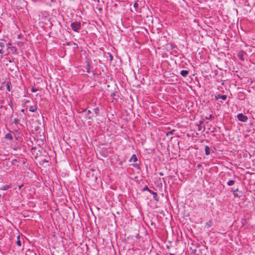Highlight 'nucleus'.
<instances>
[{"label": "nucleus", "instance_id": "obj_1", "mask_svg": "<svg viewBox=\"0 0 255 255\" xmlns=\"http://www.w3.org/2000/svg\"><path fill=\"white\" fill-rule=\"evenodd\" d=\"M70 26L74 31L79 32L81 29V23L78 21L73 22L71 23Z\"/></svg>", "mask_w": 255, "mask_h": 255}, {"label": "nucleus", "instance_id": "obj_2", "mask_svg": "<svg viewBox=\"0 0 255 255\" xmlns=\"http://www.w3.org/2000/svg\"><path fill=\"white\" fill-rule=\"evenodd\" d=\"M237 118L239 121L242 122H246L248 118L247 116L244 115L242 113H239L237 115Z\"/></svg>", "mask_w": 255, "mask_h": 255}, {"label": "nucleus", "instance_id": "obj_3", "mask_svg": "<svg viewBox=\"0 0 255 255\" xmlns=\"http://www.w3.org/2000/svg\"><path fill=\"white\" fill-rule=\"evenodd\" d=\"M111 97H112V98H113V100L111 101V103H114L115 101V102H117V101H118L117 98H115V97H119V96L118 95V93L117 92L115 91V92L111 93Z\"/></svg>", "mask_w": 255, "mask_h": 255}, {"label": "nucleus", "instance_id": "obj_4", "mask_svg": "<svg viewBox=\"0 0 255 255\" xmlns=\"http://www.w3.org/2000/svg\"><path fill=\"white\" fill-rule=\"evenodd\" d=\"M189 70H183L181 71V72H180V74L183 77H186L187 76V75L189 74Z\"/></svg>", "mask_w": 255, "mask_h": 255}, {"label": "nucleus", "instance_id": "obj_5", "mask_svg": "<svg viewBox=\"0 0 255 255\" xmlns=\"http://www.w3.org/2000/svg\"><path fill=\"white\" fill-rule=\"evenodd\" d=\"M216 98L217 99H222L223 100H226L227 99V97L226 95H221V94H219L217 95V96L216 97Z\"/></svg>", "mask_w": 255, "mask_h": 255}, {"label": "nucleus", "instance_id": "obj_6", "mask_svg": "<svg viewBox=\"0 0 255 255\" xmlns=\"http://www.w3.org/2000/svg\"><path fill=\"white\" fill-rule=\"evenodd\" d=\"M245 55V52L243 51H240L239 54H238V56L240 58V59L242 60V61H244V59L243 58V56L244 55Z\"/></svg>", "mask_w": 255, "mask_h": 255}, {"label": "nucleus", "instance_id": "obj_7", "mask_svg": "<svg viewBox=\"0 0 255 255\" xmlns=\"http://www.w3.org/2000/svg\"><path fill=\"white\" fill-rule=\"evenodd\" d=\"M37 107L36 105L29 107V111L31 112H34L37 110Z\"/></svg>", "mask_w": 255, "mask_h": 255}, {"label": "nucleus", "instance_id": "obj_8", "mask_svg": "<svg viewBox=\"0 0 255 255\" xmlns=\"http://www.w3.org/2000/svg\"><path fill=\"white\" fill-rule=\"evenodd\" d=\"M213 224V222L212 220H209L208 222L205 223V228H210Z\"/></svg>", "mask_w": 255, "mask_h": 255}, {"label": "nucleus", "instance_id": "obj_9", "mask_svg": "<svg viewBox=\"0 0 255 255\" xmlns=\"http://www.w3.org/2000/svg\"><path fill=\"white\" fill-rule=\"evenodd\" d=\"M137 161V157H136V155H135V154H133V155L131 156V157L130 159H129V161H130V162H132V161H133V162H136Z\"/></svg>", "mask_w": 255, "mask_h": 255}, {"label": "nucleus", "instance_id": "obj_10", "mask_svg": "<svg viewBox=\"0 0 255 255\" xmlns=\"http://www.w3.org/2000/svg\"><path fill=\"white\" fill-rule=\"evenodd\" d=\"M4 138L9 140H12L13 139V136L10 133H7L5 134Z\"/></svg>", "mask_w": 255, "mask_h": 255}, {"label": "nucleus", "instance_id": "obj_11", "mask_svg": "<svg viewBox=\"0 0 255 255\" xmlns=\"http://www.w3.org/2000/svg\"><path fill=\"white\" fill-rule=\"evenodd\" d=\"M210 148L209 146H205V154L206 155H209L210 154Z\"/></svg>", "mask_w": 255, "mask_h": 255}, {"label": "nucleus", "instance_id": "obj_12", "mask_svg": "<svg viewBox=\"0 0 255 255\" xmlns=\"http://www.w3.org/2000/svg\"><path fill=\"white\" fill-rule=\"evenodd\" d=\"M10 188V185H3L2 187H1L0 189L1 190H6Z\"/></svg>", "mask_w": 255, "mask_h": 255}, {"label": "nucleus", "instance_id": "obj_13", "mask_svg": "<svg viewBox=\"0 0 255 255\" xmlns=\"http://www.w3.org/2000/svg\"><path fill=\"white\" fill-rule=\"evenodd\" d=\"M152 195L153 196V199L156 201H159V199H158V195H157V193L155 192H154V193H152Z\"/></svg>", "mask_w": 255, "mask_h": 255}, {"label": "nucleus", "instance_id": "obj_14", "mask_svg": "<svg viewBox=\"0 0 255 255\" xmlns=\"http://www.w3.org/2000/svg\"><path fill=\"white\" fill-rule=\"evenodd\" d=\"M16 244L18 246L20 247L21 246V241L20 240V236L19 235L17 237V241L16 242Z\"/></svg>", "mask_w": 255, "mask_h": 255}, {"label": "nucleus", "instance_id": "obj_15", "mask_svg": "<svg viewBox=\"0 0 255 255\" xmlns=\"http://www.w3.org/2000/svg\"><path fill=\"white\" fill-rule=\"evenodd\" d=\"M175 131V129H172L171 130V131L167 132L166 133V135L167 136H169L170 135H173L174 133V132Z\"/></svg>", "mask_w": 255, "mask_h": 255}, {"label": "nucleus", "instance_id": "obj_16", "mask_svg": "<svg viewBox=\"0 0 255 255\" xmlns=\"http://www.w3.org/2000/svg\"><path fill=\"white\" fill-rule=\"evenodd\" d=\"M22 216L24 217V218H29L30 217V216L28 214V212L26 211V212H23L22 213Z\"/></svg>", "mask_w": 255, "mask_h": 255}, {"label": "nucleus", "instance_id": "obj_17", "mask_svg": "<svg viewBox=\"0 0 255 255\" xmlns=\"http://www.w3.org/2000/svg\"><path fill=\"white\" fill-rule=\"evenodd\" d=\"M86 71L87 73H90V69H91V66H90V63L88 62L87 65V66L86 67Z\"/></svg>", "mask_w": 255, "mask_h": 255}, {"label": "nucleus", "instance_id": "obj_18", "mask_svg": "<svg viewBox=\"0 0 255 255\" xmlns=\"http://www.w3.org/2000/svg\"><path fill=\"white\" fill-rule=\"evenodd\" d=\"M235 183V180H230L227 182V184L228 186H232Z\"/></svg>", "mask_w": 255, "mask_h": 255}, {"label": "nucleus", "instance_id": "obj_19", "mask_svg": "<svg viewBox=\"0 0 255 255\" xmlns=\"http://www.w3.org/2000/svg\"><path fill=\"white\" fill-rule=\"evenodd\" d=\"M11 83L10 82H7L6 83V89L8 91H10V86H11Z\"/></svg>", "mask_w": 255, "mask_h": 255}, {"label": "nucleus", "instance_id": "obj_20", "mask_svg": "<svg viewBox=\"0 0 255 255\" xmlns=\"http://www.w3.org/2000/svg\"><path fill=\"white\" fill-rule=\"evenodd\" d=\"M10 50L12 52H15L17 50V48L15 46H12L11 48H10Z\"/></svg>", "mask_w": 255, "mask_h": 255}, {"label": "nucleus", "instance_id": "obj_21", "mask_svg": "<svg viewBox=\"0 0 255 255\" xmlns=\"http://www.w3.org/2000/svg\"><path fill=\"white\" fill-rule=\"evenodd\" d=\"M5 46V42L4 41H1L0 42V47L1 48V49L3 48Z\"/></svg>", "mask_w": 255, "mask_h": 255}, {"label": "nucleus", "instance_id": "obj_22", "mask_svg": "<svg viewBox=\"0 0 255 255\" xmlns=\"http://www.w3.org/2000/svg\"><path fill=\"white\" fill-rule=\"evenodd\" d=\"M13 122L16 125H17L19 124V120L17 118H15L14 119Z\"/></svg>", "mask_w": 255, "mask_h": 255}, {"label": "nucleus", "instance_id": "obj_23", "mask_svg": "<svg viewBox=\"0 0 255 255\" xmlns=\"http://www.w3.org/2000/svg\"><path fill=\"white\" fill-rule=\"evenodd\" d=\"M138 4L137 2V1L134 2L133 3V7H134V8L135 9H136V8L138 7Z\"/></svg>", "mask_w": 255, "mask_h": 255}, {"label": "nucleus", "instance_id": "obj_24", "mask_svg": "<svg viewBox=\"0 0 255 255\" xmlns=\"http://www.w3.org/2000/svg\"><path fill=\"white\" fill-rule=\"evenodd\" d=\"M107 54L110 56V61H113V59H114V57H113V55H112V54L110 53H108Z\"/></svg>", "mask_w": 255, "mask_h": 255}, {"label": "nucleus", "instance_id": "obj_25", "mask_svg": "<svg viewBox=\"0 0 255 255\" xmlns=\"http://www.w3.org/2000/svg\"><path fill=\"white\" fill-rule=\"evenodd\" d=\"M99 108H94L93 109V111H94V112L95 113L96 115H97L98 114V113L99 112Z\"/></svg>", "mask_w": 255, "mask_h": 255}, {"label": "nucleus", "instance_id": "obj_26", "mask_svg": "<svg viewBox=\"0 0 255 255\" xmlns=\"http://www.w3.org/2000/svg\"><path fill=\"white\" fill-rule=\"evenodd\" d=\"M133 166L135 168H137V169H139V168H140V166H139V164H137V163L133 164Z\"/></svg>", "mask_w": 255, "mask_h": 255}, {"label": "nucleus", "instance_id": "obj_27", "mask_svg": "<svg viewBox=\"0 0 255 255\" xmlns=\"http://www.w3.org/2000/svg\"><path fill=\"white\" fill-rule=\"evenodd\" d=\"M214 118V117L212 115H210L209 117L206 118V119H208V120H212Z\"/></svg>", "mask_w": 255, "mask_h": 255}, {"label": "nucleus", "instance_id": "obj_28", "mask_svg": "<svg viewBox=\"0 0 255 255\" xmlns=\"http://www.w3.org/2000/svg\"><path fill=\"white\" fill-rule=\"evenodd\" d=\"M148 190H149V188H148V186H147V185H145V186L142 188V190L143 191H146V190L148 191Z\"/></svg>", "mask_w": 255, "mask_h": 255}, {"label": "nucleus", "instance_id": "obj_29", "mask_svg": "<svg viewBox=\"0 0 255 255\" xmlns=\"http://www.w3.org/2000/svg\"><path fill=\"white\" fill-rule=\"evenodd\" d=\"M37 90H38L37 89H35L34 88H32L31 89V91L32 92H36V91H37Z\"/></svg>", "mask_w": 255, "mask_h": 255}, {"label": "nucleus", "instance_id": "obj_30", "mask_svg": "<svg viewBox=\"0 0 255 255\" xmlns=\"http://www.w3.org/2000/svg\"><path fill=\"white\" fill-rule=\"evenodd\" d=\"M150 193H151V194H152V193H154V192L150 189H149L148 191Z\"/></svg>", "mask_w": 255, "mask_h": 255}, {"label": "nucleus", "instance_id": "obj_31", "mask_svg": "<svg viewBox=\"0 0 255 255\" xmlns=\"http://www.w3.org/2000/svg\"><path fill=\"white\" fill-rule=\"evenodd\" d=\"M22 186H23V184H21V185H18V189L20 190Z\"/></svg>", "mask_w": 255, "mask_h": 255}, {"label": "nucleus", "instance_id": "obj_32", "mask_svg": "<svg viewBox=\"0 0 255 255\" xmlns=\"http://www.w3.org/2000/svg\"><path fill=\"white\" fill-rule=\"evenodd\" d=\"M232 191L233 192V193H235L236 191H238V188H237L235 190H232Z\"/></svg>", "mask_w": 255, "mask_h": 255}, {"label": "nucleus", "instance_id": "obj_33", "mask_svg": "<svg viewBox=\"0 0 255 255\" xmlns=\"http://www.w3.org/2000/svg\"><path fill=\"white\" fill-rule=\"evenodd\" d=\"M201 164H198V165H197V168H200V167H201Z\"/></svg>", "mask_w": 255, "mask_h": 255}, {"label": "nucleus", "instance_id": "obj_34", "mask_svg": "<svg viewBox=\"0 0 255 255\" xmlns=\"http://www.w3.org/2000/svg\"><path fill=\"white\" fill-rule=\"evenodd\" d=\"M91 111H90V110H88V111H87V115H89L90 114H91Z\"/></svg>", "mask_w": 255, "mask_h": 255}, {"label": "nucleus", "instance_id": "obj_35", "mask_svg": "<svg viewBox=\"0 0 255 255\" xmlns=\"http://www.w3.org/2000/svg\"><path fill=\"white\" fill-rule=\"evenodd\" d=\"M159 175H160V176H163V175H164V174H163V172H160V173H159Z\"/></svg>", "mask_w": 255, "mask_h": 255}, {"label": "nucleus", "instance_id": "obj_36", "mask_svg": "<svg viewBox=\"0 0 255 255\" xmlns=\"http://www.w3.org/2000/svg\"><path fill=\"white\" fill-rule=\"evenodd\" d=\"M234 193V196H235V197H236V196H237H237H238V195H237V193Z\"/></svg>", "mask_w": 255, "mask_h": 255}, {"label": "nucleus", "instance_id": "obj_37", "mask_svg": "<svg viewBox=\"0 0 255 255\" xmlns=\"http://www.w3.org/2000/svg\"><path fill=\"white\" fill-rule=\"evenodd\" d=\"M24 111H25V110H24V109H22V110H21V112H23V113H24Z\"/></svg>", "mask_w": 255, "mask_h": 255}, {"label": "nucleus", "instance_id": "obj_38", "mask_svg": "<svg viewBox=\"0 0 255 255\" xmlns=\"http://www.w3.org/2000/svg\"><path fill=\"white\" fill-rule=\"evenodd\" d=\"M2 49L0 50V53H2Z\"/></svg>", "mask_w": 255, "mask_h": 255}, {"label": "nucleus", "instance_id": "obj_39", "mask_svg": "<svg viewBox=\"0 0 255 255\" xmlns=\"http://www.w3.org/2000/svg\"><path fill=\"white\" fill-rule=\"evenodd\" d=\"M29 102V101L27 100H26V103H28Z\"/></svg>", "mask_w": 255, "mask_h": 255}, {"label": "nucleus", "instance_id": "obj_40", "mask_svg": "<svg viewBox=\"0 0 255 255\" xmlns=\"http://www.w3.org/2000/svg\"><path fill=\"white\" fill-rule=\"evenodd\" d=\"M55 0H51V2H54Z\"/></svg>", "mask_w": 255, "mask_h": 255}, {"label": "nucleus", "instance_id": "obj_41", "mask_svg": "<svg viewBox=\"0 0 255 255\" xmlns=\"http://www.w3.org/2000/svg\"><path fill=\"white\" fill-rule=\"evenodd\" d=\"M44 161L45 162H47V161L45 159L44 160Z\"/></svg>", "mask_w": 255, "mask_h": 255}, {"label": "nucleus", "instance_id": "obj_42", "mask_svg": "<svg viewBox=\"0 0 255 255\" xmlns=\"http://www.w3.org/2000/svg\"><path fill=\"white\" fill-rule=\"evenodd\" d=\"M196 252V250H195L193 252V253H195Z\"/></svg>", "mask_w": 255, "mask_h": 255}, {"label": "nucleus", "instance_id": "obj_43", "mask_svg": "<svg viewBox=\"0 0 255 255\" xmlns=\"http://www.w3.org/2000/svg\"><path fill=\"white\" fill-rule=\"evenodd\" d=\"M89 119H91V117H89Z\"/></svg>", "mask_w": 255, "mask_h": 255}, {"label": "nucleus", "instance_id": "obj_44", "mask_svg": "<svg viewBox=\"0 0 255 255\" xmlns=\"http://www.w3.org/2000/svg\"><path fill=\"white\" fill-rule=\"evenodd\" d=\"M170 255H174V254H170Z\"/></svg>", "mask_w": 255, "mask_h": 255}, {"label": "nucleus", "instance_id": "obj_45", "mask_svg": "<svg viewBox=\"0 0 255 255\" xmlns=\"http://www.w3.org/2000/svg\"><path fill=\"white\" fill-rule=\"evenodd\" d=\"M162 179H163V180L164 181H164V178H162Z\"/></svg>", "mask_w": 255, "mask_h": 255}]
</instances>
